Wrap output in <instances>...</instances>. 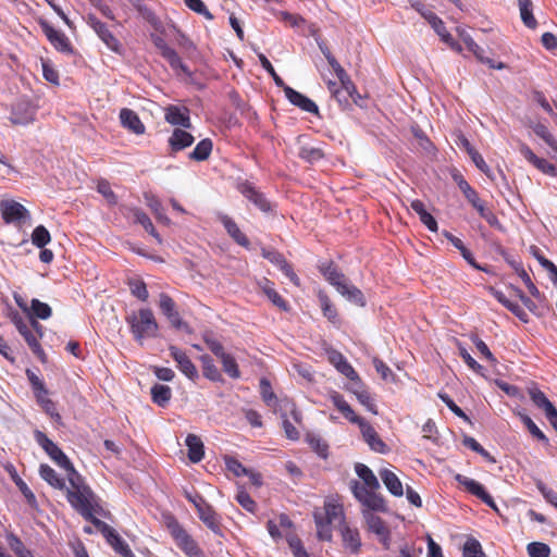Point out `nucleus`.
Listing matches in <instances>:
<instances>
[{
	"instance_id": "obj_48",
	"label": "nucleus",
	"mask_w": 557,
	"mask_h": 557,
	"mask_svg": "<svg viewBox=\"0 0 557 557\" xmlns=\"http://www.w3.org/2000/svg\"><path fill=\"white\" fill-rule=\"evenodd\" d=\"M51 240L49 231L44 225H38L32 233V243L36 247L42 249Z\"/></svg>"
},
{
	"instance_id": "obj_40",
	"label": "nucleus",
	"mask_w": 557,
	"mask_h": 557,
	"mask_svg": "<svg viewBox=\"0 0 557 557\" xmlns=\"http://www.w3.org/2000/svg\"><path fill=\"white\" fill-rule=\"evenodd\" d=\"M528 392L534 406L543 410L544 413H547L550 409L555 407L553 403L546 397V395L536 386L529 387Z\"/></svg>"
},
{
	"instance_id": "obj_46",
	"label": "nucleus",
	"mask_w": 557,
	"mask_h": 557,
	"mask_svg": "<svg viewBox=\"0 0 557 557\" xmlns=\"http://www.w3.org/2000/svg\"><path fill=\"white\" fill-rule=\"evenodd\" d=\"M307 442L310 448L317 453V455L323 459H326L329 456V445L322 440L320 436L314 434H309L307 436Z\"/></svg>"
},
{
	"instance_id": "obj_42",
	"label": "nucleus",
	"mask_w": 557,
	"mask_h": 557,
	"mask_svg": "<svg viewBox=\"0 0 557 557\" xmlns=\"http://www.w3.org/2000/svg\"><path fill=\"white\" fill-rule=\"evenodd\" d=\"M320 307L323 315L333 324H338V313L331 299L324 293L319 294Z\"/></svg>"
},
{
	"instance_id": "obj_12",
	"label": "nucleus",
	"mask_w": 557,
	"mask_h": 557,
	"mask_svg": "<svg viewBox=\"0 0 557 557\" xmlns=\"http://www.w3.org/2000/svg\"><path fill=\"white\" fill-rule=\"evenodd\" d=\"M456 481L465 486V488L471 493L472 495L476 496L479 499H481L486 506L497 510L496 504L493 499V497L486 492L484 486L479 483L478 481L470 479L468 476H465L462 474H457L455 476Z\"/></svg>"
},
{
	"instance_id": "obj_41",
	"label": "nucleus",
	"mask_w": 557,
	"mask_h": 557,
	"mask_svg": "<svg viewBox=\"0 0 557 557\" xmlns=\"http://www.w3.org/2000/svg\"><path fill=\"white\" fill-rule=\"evenodd\" d=\"M200 360L202 363L203 376L212 382H221L222 375L218 367L214 364L213 359L208 355H203L200 357Z\"/></svg>"
},
{
	"instance_id": "obj_14",
	"label": "nucleus",
	"mask_w": 557,
	"mask_h": 557,
	"mask_svg": "<svg viewBox=\"0 0 557 557\" xmlns=\"http://www.w3.org/2000/svg\"><path fill=\"white\" fill-rule=\"evenodd\" d=\"M354 423L358 424L364 442L376 453L384 454L387 450L386 444L379 437L374 428L363 418H359Z\"/></svg>"
},
{
	"instance_id": "obj_23",
	"label": "nucleus",
	"mask_w": 557,
	"mask_h": 557,
	"mask_svg": "<svg viewBox=\"0 0 557 557\" xmlns=\"http://www.w3.org/2000/svg\"><path fill=\"white\" fill-rule=\"evenodd\" d=\"M201 508H198V517L206 524L208 529H210L215 534H221V520L219 515L208 503L206 505H201Z\"/></svg>"
},
{
	"instance_id": "obj_34",
	"label": "nucleus",
	"mask_w": 557,
	"mask_h": 557,
	"mask_svg": "<svg viewBox=\"0 0 557 557\" xmlns=\"http://www.w3.org/2000/svg\"><path fill=\"white\" fill-rule=\"evenodd\" d=\"M337 293L356 306L364 307L367 304L363 293L350 282L345 284L344 288H341Z\"/></svg>"
},
{
	"instance_id": "obj_52",
	"label": "nucleus",
	"mask_w": 557,
	"mask_h": 557,
	"mask_svg": "<svg viewBox=\"0 0 557 557\" xmlns=\"http://www.w3.org/2000/svg\"><path fill=\"white\" fill-rule=\"evenodd\" d=\"M8 543L17 557H30L33 553L25 547L24 543L14 534L8 535Z\"/></svg>"
},
{
	"instance_id": "obj_25",
	"label": "nucleus",
	"mask_w": 557,
	"mask_h": 557,
	"mask_svg": "<svg viewBox=\"0 0 557 557\" xmlns=\"http://www.w3.org/2000/svg\"><path fill=\"white\" fill-rule=\"evenodd\" d=\"M122 125L136 135L145 133V125L140 121L138 114L131 109L124 108L120 112Z\"/></svg>"
},
{
	"instance_id": "obj_36",
	"label": "nucleus",
	"mask_w": 557,
	"mask_h": 557,
	"mask_svg": "<svg viewBox=\"0 0 557 557\" xmlns=\"http://www.w3.org/2000/svg\"><path fill=\"white\" fill-rule=\"evenodd\" d=\"M355 471L357 475L363 481V486L367 488L379 490L380 482L377 478L374 475L373 471L363 463H356Z\"/></svg>"
},
{
	"instance_id": "obj_28",
	"label": "nucleus",
	"mask_w": 557,
	"mask_h": 557,
	"mask_svg": "<svg viewBox=\"0 0 557 557\" xmlns=\"http://www.w3.org/2000/svg\"><path fill=\"white\" fill-rule=\"evenodd\" d=\"M331 361L338 372L345 375L350 381H359V375L347 359L338 351L331 355Z\"/></svg>"
},
{
	"instance_id": "obj_15",
	"label": "nucleus",
	"mask_w": 557,
	"mask_h": 557,
	"mask_svg": "<svg viewBox=\"0 0 557 557\" xmlns=\"http://www.w3.org/2000/svg\"><path fill=\"white\" fill-rule=\"evenodd\" d=\"M170 356L176 361L180 371L189 380L195 381L199 377L196 366L191 362L189 357L178 347H169Z\"/></svg>"
},
{
	"instance_id": "obj_26",
	"label": "nucleus",
	"mask_w": 557,
	"mask_h": 557,
	"mask_svg": "<svg viewBox=\"0 0 557 557\" xmlns=\"http://www.w3.org/2000/svg\"><path fill=\"white\" fill-rule=\"evenodd\" d=\"M194 136L182 128H175L169 138L172 151L177 152L193 145Z\"/></svg>"
},
{
	"instance_id": "obj_16",
	"label": "nucleus",
	"mask_w": 557,
	"mask_h": 557,
	"mask_svg": "<svg viewBox=\"0 0 557 557\" xmlns=\"http://www.w3.org/2000/svg\"><path fill=\"white\" fill-rule=\"evenodd\" d=\"M319 270L324 278L338 292L349 282L345 274L332 261L321 262Z\"/></svg>"
},
{
	"instance_id": "obj_21",
	"label": "nucleus",
	"mask_w": 557,
	"mask_h": 557,
	"mask_svg": "<svg viewBox=\"0 0 557 557\" xmlns=\"http://www.w3.org/2000/svg\"><path fill=\"white\" fill-rule=\"evenodd\" d=\"M339 532L345 548L351 554H358L362 545L358 529L351 528L345 522L339 527Z\"/></svg>"
},
{
	"instance_id": "obj_19",
	"label": "nucleus",
	"mask_w": 557,
	"mask_h": 557,
	"mask_svg": "<svg viewBox=\"0 0 557 557\" xmlns=\"http://www.w3.org/2000/svg\"><path fill=\"white\" fill-rule=\"evenodd\" d=\"M520 153L524 157L527 161H529L544 174L554 177L557 176V168L553 163L548 162L546 159L537 157L529 146L522 144L520 146Z\"/></svg>"
},
{
	"instance_id": "obj_32",
	"label": "nucleus",
	"mask_w": 557,
	"mask_h": 557,
	"mask_svg": "<svg viewBox=\"0 0 557 557\" xmlns=\"http://www.w3.org/2000/svg\"><path fill=\"white\" fill-rule=\"evenodd\" d=\"M131 212L134 216L135 222L140 224L145 228V231L148 232L157 240L158 244H161L162 238L154 228L150 218L139 208H132Z\"/></svg>"
},
{
	"instance_id": "obj_31",
	"label": "nucleus",
	"mask_w": 557,
	"mask_h": 557,
	"mask_svg": "<svg viewBox=\"0 0 557 557\" xmlns=\"http://www.w3.org/2000/svg\"><path fill=\"white\" fill-rule=\"evenodd\" d=\"M493 296L504 306L506 307L512 314H515L518 319L523 322L528 321L527 312L521 308V306L517 302L509 300L505 294L495 288H491Z\"/></svg>"
},
{
	"instance_id": "obj_57",
	"label": "nucleus",
	"mask_w": 557,
	"mask_h": 557,
	"mask_svg": "<svg viewBox=\"0 0 557 557\" xmlns=\"http://www.w3.org/2000/svg\"><path fill=\"white\" fill-rule=\"evenodd\" d=\"M355 395L359 403L367 408V410L374 414L377 413L376 405L364 387H360V391H355Z\"/></svg>"
},
{
	"instance_id": "obj_4",
	"label": "nucleus",
	"mask_w": 557,
	"mask_h": 557,
	"mask_svg": "<svg viewBox=\"0 0 557 557\" xmlns=\"http://www.w3.org/2000/svg\"><path fill=\"white\" fill-rule=\"evenodd\" d=\"M34 437L36 443L46 451L55 465L67 472V479L70 475L77 473L69 457L44 432L36 430L34 432Z\"/></svg>"
},
{
	"instance_id": "obj_38",
	"label": "nucleus",
	"mask_w": 557,
	"mask_h": 557,
	"mask_svg": "<svg viewBox=\"0 0 557 557\" xmlns=\"http://www.w3.org/2000/svg\"><path fill=\"white\" fill-rule=\"evenodd\" d=\"M106 540L113 547V549L123 557H135L128 544L119 535L114 529L110 532Z\"/></svg>"
},
{
	"instance_id": "obj_49",
	"label": "nucleus",
	"mask_w": 557,
	"mask_h": 557,
	"mask_svg": "<svg viewBox=\"0 0 557 557\" xmlns=\"http://www.w3.org/2000/svg\"><path fill=\"white\" fill-rule=\"evenodd\" d=\"M18 333L23 336V338L25 339V342L27 343V345L29 346L32 351L39 358H42L45 355L44 349L41 348L37 337L32 332V330L28 326H26L24 330H22Z\"/></svg>"
},
{
	"instance_id": "obj_2",
	"label": "nucleus",
	"mask_w": 557,
	"mask_h": 557,
	"mask_svg": "<svg viewBox=\"0 0 557 557\" xmlns=\"http://www.w3.org/2000/svg\"><path fill=\"white\" fill-rule=\"evenodd\" d=\"M125 320L136 342L143 344L145 339L157 336L159 326L151 309L141 308L137 312L133 311Z\"/></svg>"
},
{
	"instance_id": "obj_62",
	"label": "nucleus",
	"mask_w": 557,
	"mask_h": 557,
	"mask_svg": "<svg viewBox=\"0 0 557 557\" xmlns=\"http://www.w3.org/2000/svg\"><path fill=\"white\" fill-rule=\"evenodd\" d=\"M148 207L154 212L157 219L164 224L170 223V219L163 213L161 202L156 197H147Z\"/></svg>"
},
{
	"instance_id": "obj_54",
	"label": "nucleus",
	"mask_w": 557,
	"mask_h": 557,
	"mask_svg": "<svg viewBox=\"0 0 557 557\" xmlns=\"http://www.w3.org/2000/svg\"><path fill=\"white\" fill-rule=\"evenodd\" d=\"M128 286L133 296L141 301H146L149 297V293L145 282L139 280H131Z\"/></svg>"
},
{
	"instance_id": "obj_10",
	"label": "nucleus",
	"mask_w": 557,
	"mask_h": 557,
	"mask_svg": "<svg viewBox=\"0 0 557 557\" xmlns=\"http://www.w3.org/2000/svg\"><path fill=\"white\" fill-rule=\"evenodd\" d=\"M261 255L264 259L269 260L272 264L277 267L289 281L299 286L300 281L297 274L294 272L292 265L286 261L285 257L277 250L272 248L263 247L261 249Z\"/></svg>"
},
{
	"instance_id": "obj_29",
	"label": "nucleus",
	"mask_w": 557,
	"mask_h": 557,
	"mask_svg": "<svg viewBox=\"0 0 557 557\" xmlns=\"http://www.w3.org/2000/svg\"><path fill=\"white\" fill-rule=\"evenodd\" d=\"M460 143L462 147L466 149L468 154L470 156L472 162L475 164V166L483 172L487 177H492V170L484 161L483 157L473 148V146L470 144V141L466 137L460 138Z\"/></svg>"
},
{
	"instance_id": "obj_30",
	"label": "nucleus",
	"mask_w": 557,
	"mask_h": 557,
	"mask_svg": "<svg viewBox=\"0 0 557 557\" xmlns=\"http://www.w3.org/2000/svg\"><path fill=\"white\" fill-rule=\"evenodd\" d=\"M185 444L188 448V459L194 463L199 462L205 456L203 443L200 437L195 434H188Z\"/></svg>"
},
{
	"instance_id": "obj_63",
	"label": "nucleus",
	"mask_w": 557,
	"mask_h": 557,
	"mask_svg": "<svg viewBox=\"0 0 557 557\" xmlns=\"http://www.w3.org/2000/svg\"><path fill=\"white\" fill-rule=\"evenodd\" d=\"M236 500L245 510L255 513L257 509V504L247 492H238V494L236 495Z\"/></svg>"
},
{
	"instance_id": "obj_47",
	"label": "nucleus",
	"mask_w": 557,
	"mask_h": 557,
	"mask_svg": "<svg viewBox=\"0 0 557 557\" xmlns=\"http://www.w3.org/2000/svg\"><path fill=\"white\" fill-rule=\"evenodd\" d=\"M299 157L309 162L314 163L324 157V153L320 147L304 145L299 149Z\"/></svg>"
},
{
	"instance_id": "obj_35",
	"label": "nucleus",
	"mask_w": 557,
	"mask_h": 557,
	"mask_svg": "<svg viewBox=\"0 0 557 557\" xmlns=\"http://www.w3.org/2000/svg\"><path fill=\"white\" fill-rule=\"evenodd\" d=\"M520 17L524 26L530 29H535L537 26V21L533 15V2L532 0H517Z\"/></svg>"
},
{
	"instance_id": "obj_37",
	"label": "nucleus",
	"mask_w": 557,
	"mask_h": 557,
	"mask_svg": "<svg viewBox=\"0 0 557 557\" xmlns=\"http://www.w3.org/2000/svg\"><path fill=\"white\" fill-rule=\"evenodd\" d=\"M150 394L152 401L160 407H166L172 398V389L163 384H154L151 387Z\"/></svg>"
},
{
	"instance_id": "obj_55",
	"label": "nucleus",
	"mask_w": 557,
	"mask_h": 557,
	"mask_svg": "<svg viewBox=\"0 0 557 557\" xmlns=\"http://www.w3.org/2000/svg\"><path fill=\"white\" fill-rule=\"evenodd\" d=\"M185 5L197 14L202 15L205 18L211 21L213 15L208 10L207 5L202 0H184Z\"/></svg>"
},
{
	"instance_id": "obj_58",
	"label": "nucleus",
	"mask_w": 557,
	"mask_h": 557,
	"mask_svg": "<svg viewBox=\"0 0 557 557\" xmlns=\"http://www.w3.org/2000/svg\"><path fill=\"white\" fill-rule=\"evenodd\" d=\"M258 59L260 61L261 66L272 76L275 85L277 87H282L284 89V86H286V85H285L284 81L282 79V77L278 76L277 73L275 72V70H274L273 65L271 64V62L269 61V59L263 53H259Z\"/></svg>"
},
{
	"instance_id": "obj_1",
	"label": "nucleus",
	"mask_w": 557,
	"mask_h": 557,
	"mask_svg": "<svg viewBox=\"0 0 557 557\" xmlns=\"http://www.w3.org/2000/svg\"><path fill=\"white\" fill-rule=\"evenodd\" d=\"M71 488H66V499L71 507L83 518L91 517V511L107 518L110 512L102 507L101 498L87 485L77 472L69 478Z\"/></svg>"
},
{
	"instance_id": "obj_50",
	"label": "nucleus",
	"mask_w": 557,
	"mask_h": 557,
	"mask_svg": "<svg viewBox=\"0 0 557 557\" xmlns=\"http://www.w3.org/2000/svg\"><path fill=\"white\" fill-rule=\"evenodd\" d=\"M30 310L34 317L41 320H47L52 314L51 307L36 298L30 302Z\"/></svg>"
},
{
	"instance_id": "obj_60",
	"label": "nucleus",
	"mask_w": 557,
	"mask_h": 557,
	"mask_svg": "<svg viewBox=\"0 0 557 557\" xmlns=\"http://www.w3.org/2000/svg\"><path fill=\"white\" fill-rule=\"evenodd\" d=\"M438 398L448 407V409L454 412L457 417L463 419L465 421L470 422L469 417L465 413V411L456 405V403L449 397L446 393H438Z\"/></svg>"
},
{
	"instance_id": "obj_22",
	"label": "nucleus",
	"mask_w": 557,
	"mask_h": 557,
	"mask_svg": "<svg viewBox=\"0 0 557 557\" xmlns=\"http://www.w3.org/2000/svg\"><path fill=\"white\" fill-rule=\"evenodd\" d=\"M219 221L223 224L227 234L232 237V239L242 247L248 248L249 240L247 236L240 231L236 222L224 213L218 214Z\"/></svg>"
},
{
	"instance_id": "obj_24",
	"label": "nucleus",
	"mask_w": 557,
	"mask_h": 557,
	"mask_svg": "<svg viewBox=\"0 0 557 557\" xmlns=\"http://www.w3.org/2000/svg\"><path fill=\"white\" fill-rule=\"evenodd\" d=\"M258 286L274 306L283 311L289 310L287 301L275 290L273 282L263 277L258 282Z\"/></svg>"
},
{
	"instance_id": "obj_8",
	"label": "nucleus",
	"mask_w": 557,
	"mask_h": 557,
	"mask_svg": "<svg viewBox=\"0 0 557 557\" xmlns=\"http://www.w3.org/2000/svg\"><path fill=\"white\" fill-rule=\"evenodd\" d=\"M237 190L263 213H272L273 205L252 183L244 181L238 183Z\"/></svg>"
},
{
	"instance_id": "obj_53",
	"label": "nucleus",
	"mask_w": 557,
	"mask_h": 557,
	"mask_svg": "<svg viewBox=\"0 0 557 557\" xmlns=\"http://www.w3.org/2000/svg\"><path fill=\"white\" fill-rule=\"evenodd\" d=\"M224 462L226 469L236 476L248 475L249 469L243 466V463L232 456H225Z\"/></svg>"
},
{
	"instance_id": "obj_18",
	"label": "nucleus",
	"mask_w": 557,
	"mask_h": 557,
	"mask_svg": "<svg viewBox=\"0 0 557 557\" xmlns=\"http://www.w3.org/2000/svg\"><path fill=\"white\" fill-rule=\"evenodd\" d=\"M284 94L288 101L305 112L319 114V108L314 101L289 86H284Z\"/></svg>"
},
{
	"instance_id": "obj_5",
	"label": "nucleus",
	"mask_w": 557,
	"mask_h": 557,
	"mask_svg": "<svg viewBox=\"0 0 557 557\" xmlns=\"http://www.w3.org/2000/svg\"><path fill=\"white\" fill-rule=\"evenodd\" d=\"M350 488L354 496L367 509L366 512L379 511L386 512L387 507L383 496L376 493V490L367 488L359 481H351Z\"/></svg>"
},
{
	"instance_id": "obj_6",
	"label": "nucleus",
	"mask_w": 557,
	"mask_h": 557,
	"mask_svg": "<svg viewBox=\"0 0 557 557\" xmlns=\"http://www.w3.org/2000/svg\"><path fill=\"white\" fill-rule=\"evenodd\" d=\"M168 528L176 545L188 557H205L203 552L199 548L195 540L175 519H171V521L168 523Z\"/></svg>"
},
{
	"instance_id": "obj_56",
	"label": "nucleus",
	"mask_w": 557,
	"mask_h": 557,
	"mask_svg": "<svg viewBox=\"0 0 557 557\" xmlns=\"http://www.w3.org/2000/svg\"><path fill=\"white\" fill-rule=\"evenodd\" d=\"M520 419L522 423L527 426L529 432L537 438L540 442L548 443V438L546 435L539 429V426L533 422V420L528 414H520Z\"/></svg>"
},
{
	"instance_id": "obj_13",
	"label": "nucleus",
	"mask_w": 557,
	"mask_h": 557,
	"mask_svg": "<svg viewBox=\"0 0 557 557\" xmlns=\"http://www.w3.org/2000/svg\"><path fill=\"white\" fill-rule=\"evenodd\" d=\"M36 115L35 107L27 100H18L12 106L10 121L15 125H27Z\"/></svg>"
},
{
	"instance_id": "obj_44",
	"label": "nucleus",
	"mask_w": 557,
	"mask_h": 557,
	"mask_svg": "<svg viewBox=\"0 0 557 557\" xmlns=\"http://www.w3.org/2000/svg\"><path fill=\"white\" fill-rule=\"evenodd\" d=\"M363 517L366 519L369 531L374 533L375 535H381L384 532L388 531L385 522L379 516H375L372 512H363Z\"/></svg>"
},
{
	"instance_id": "obj_64",
	"label": "nucleus",
	"mask_w": 557,
	"mask_h": 557,
	"mask_svg": "<svg viewBox=\"0 0 557 557\" xmlns=\"http://www.w3.org/2000/svg\"><path fill=\"white\" fill-rule=\"evenodd\" d=\"M96 516L97 512L96 511H91V517L89 518H84L86 521H89L90 523H92V525L104 536L107 537L110 532L113 530L112 527H110L108 523L103 522L102 520H100L99 518H97Z\"/></svg>"
},
{
	"instance_id": "obj_17",
	"label": "nucleus",
	"mask_w": 557,
	"mask_h": 557,
	"mask_svg": "<svg viewBox=\"0 0 557 557\" xmlns=\"http://www.w3.org/2000/svg\"><path fill=\"white\" fill-rule=\"evenodd\" d=\"M164 119L169 124L174 126H180L183 128L191 127L189 109L186 107H178L174 104L166 107Z\"/></svg>"
},
{
	"instance_id": "obj_39",
	"label": "nucleus",
	"mask_w": 557,
	"mask_h": 557,
	"mask_svg": "<svg viewBox=\"0 0 557 557\" xmlns=\"http://www.w3.org/2000/svg\"><path fill=\"white\" fill-rule=\"evenodd\" d=\"M39 474L44 481H46L49 485L58 490L65 488L64 479L60 478L58 473L48 465H40Z\"/></svg>"
},
{
	"instance_id": "obj_7",
	"label": "nucleus",
	"mask_w": 557,
	"mask_h": 557,
	"mask_svg": "<svg viewBox=\"0 0 557 557\" xmlns=\"http://www.w3.org/2000/svg\"><path fill=\"white\" fill-rule=\"evenodd\" d=\"M86 23L97 34L100 40L107 46L108 49L115 53H121L122 46L119 39L111 33L108 25L101 22L92 13H89L85 17Z\"/></svg>"
},
{
	"instance_id": "obj_11",
	"label": "nucleus",
	"mask_w": 557,
	"mask_h": 557,
	"mask_svg": "<svg viewBox=\"0 0 557 557\" xmlns=\"http://www.w3.org/2000/svg\"><path fill=\"white\" fill-rule=\"evenodd\" d=\"M0 211L5 223L21 222L29 218L28 210L15 200H1Z\"/></svg>"
},
{
	"instance_id": "obj_59",
	"label": "nucleus",
	"mask_w": 557,
	"mask_h": 557,
	"mask_svg": "<svg viewBox=\"0 0 557 557\" xmlns=\"http://www.w3.org/2000/svg\"><path fill=\"white\" fill-rule=\"evenodd\" d=\"M530 557H549L550 548L547 544L541 542H532L527 546Z\"/></svg>"
},
{
	"instance_id": "obj_45",
	"label": "nucleus",
	"mask_w": 557,
	"mask_h": 557,
	"mask_svg": "<svg viewBox=\"0 0 557 557\" xmlns=\"http://www.w3.org/2000/svg\"><path fill=\"white\" fill-rule=\"evenodd\" d=\"M462 557H486V555L476 539L468 537L462 546Z\"/></svg>"
},
{
	"instance_id": "obj_9",
	"label": "nucleus",
	"mask_w": 557,
	"mask_h": 557,
	"mask_svg": "<svg viewBox=\"0 0 557 557\" xmlns=\"http://www.w3.org/2000/svg\"><path fill=\"white\" fill-rule=\"evenodd\" d=\"M39 25L44 34L46 35L47 39L54 47L55 50L65 54L73 53L71 42L64 33L55 29L47 21H40Z\"/></svg>"
},
{
	"instance_id": "obj_43",
	"label": "nucleus",
	"mask_w": 557,
	"mask_h": 557,
	"mask_svg": "<svg viewBox=\"0 0 557 557\" xmlns=\"http://www.w3.org/2000/svg\"><path fill=\"white\" fill-rule=\"evenodd\" d=\"M213 144L211 139L205 138L200 140L194 150L189 153V159L195 161H205L207 160L212 151Z\"/></svg>"
},
{
	"instance_id": "obj_3",
	"label": "nucleus",
	"mask_w": 557,
	"mask_h": 557,
	"mask_svg": "<svg viewBox=\"0 0 557 557\" xmlns=\"http://www.w3.org/2000/svg\"><path fill=\"white\" fill-rule=\"evenodd\" d=\"M313 518L317 527V535L319 540L322 541L332 540L331 525L333 523L337 522L339 527L342 523H345L343 506L333 502H326L324 504L323 510H315Z\"/></svg>"
},
{
	"instance_id": "obj_33",
	"label": "nucleus",
	"mask_w": 557,
	"mask_h": 557,
	"mask_svg": "<svg viewBox=\"0 0 557 557\" xmlns=\"http://www.w3.org/2000/svg\"><path fill=\"white\" fill-rule=\"evenodd\" d=\"M330 399L332 400L333 405L338 409V411L342 412V414L351 423L355 421H358L360 418L355 413L350 405L344 399L343 395L338 392H332L330 395Z\"/></svg>"
},
{
	"instance_id": "obj_51",
	"label": "nucleus",
	"mask_w": 557,
	"mask_h": 557,
	"mask_svg": "<svg viewBox=\"0 0 557 557\" xmlns=\"http://www.w3.org/2000/svg\"><path fill=\"white\" fill-rule=\"evenodd\" d=\"M223 371L232 379H237L240 375L236 360L230 355L224 354L220 357Z\"/></svg>"
},
{
	"instance_id": "obj_61",
	"label": "nucleus",
	"mask_w": 557,
	"mask_h": 557,
	"mask_svg": "<svg viewBox=\"0 0 557 557\" xmlns=\"http://www.w3.org/2000/svg\"><path fill=\"white\" fill-rule=\"evenodd\" d=\"M458 349H459V355L463 359L466 364L472 371L482 374L484 368L479 362H476L475 359H473V357L469 354V351L462 345H460V344L458 346Z\"/></svg>"
},
{
	"instance_id": "obj_27",
	"label": "nucleus",
	"mask_w": 557,
	"mask_h": 557,
	"mask_svg": "<svg viewBox=\"0 0 557 557\" xmlns=\"http://www.w3.org/2000/svg\"><path fill=\"white\" fill-rule=\"evenodd\" d=\"M379 474H380L382 482L384 483V485L386 486V488L388 490V492L392 495H394L396 497L403 496V494H404L403 484H401L400 480L398 479V476L393 471H391L388 469H382V470H380Z\"/></svg>"
},
{
	"instance_id": "obj_20",
	"label": "nucleus",
	"mask_w": 557,
	"mask_h": 557,
	"mask_svg": "<svg viewBox=\"0 0 557 557\" xmlns=\"http://www.w3.org/2000/svg\"><path fill=\"white\" fill-rule=\"evenodd\" d=\"M156 46L160 49V54L168 61L172 70H180L183 73L190 75L188 67L183 63L178 53L173 48L168 46L163 39L158 38Z\"/></svg>"
}]
</instances>
